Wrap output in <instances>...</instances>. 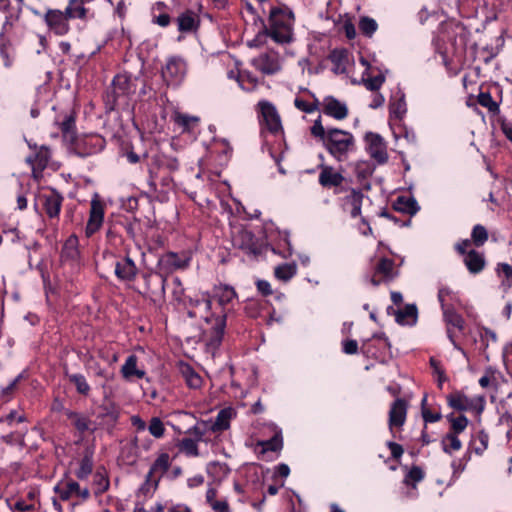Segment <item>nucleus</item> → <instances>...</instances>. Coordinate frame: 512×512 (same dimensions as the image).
I'll use <instances>...</instances> for the list:
<instances>
[{
  "instance_id": "1",
  "label": "nucleus",
  "mask_w": 512,
  "mask_h": 512,
  "mask_svg": "<svg viewBox=\"0 0 512 512\" xmlns=\"http://www.w3.org/2000/svg\"><path fill=\"white\" fill-rule=\"evenodd\" d=\"M310 133L337 161L347 160L348 155L355 150L353 134L338 128H325L321 116L310 127Z\"/></svg>"
},
{
  "instance_id": "2",
  "label": "nucleus",
  "mask_w": 512,
  "mask_h": 512,
  "mask_svg": "<svg viewBox=\"0 0 512 512\" xmlns=\"http://www.w3.org/2000/svg\"><path fill=\"white\" fill-rule=\"evenodd\" d=\"M294 14L286 6L273 7L269 14L268 26L252 41L248 42L249 47H258L262 39L269 36L279 44H287L293 40Z\"/></svg>"
},
{
  "instance_id": "3",
  "label": "nucleus",
  "mask_w": 512,
  "mask_h": 512,
  "mask_svg": "<svg viewBox=\"0 0 512 512\" xmlns=\"http://www.w3.org/2000/svg\"><path fill=\"white\" fill-rule=\"evenodd\" d=\"M211 299L207 295H203L200 299H190L188 316L190 318H203L206 323L212 324L211 330L207 335V345L211 348H217L223 338L226 326V313L223 311L220 315L214 317L209 316L211 309Z\"/></svg>"
},
{
  "instance_id": "4",
  "label": "nucleus",
  "mask_w": 512,
  "mask_h": 512,
  "mask_svg": "<svg viewBox=\"0 0 512 512\" xmlns=\"http://www.w3.org/2000/svg\"><path fill=\"white\" fill-rule=\"evenodd\" d=\"M162 78L167 85L178 86L182 83L187 72L185 60L179 56H171L162 67Z\"/></svg>"
},
{
  "instance_id": "5",
  "label": "nucleus",
  "mask_w": 512,
  "mask_h": 512,
  "mask_svg": "<svg viewBox=\"0 0 512 512\" xmlns=\"http://www.w3.org/2000/svg\"><path fill=\"white\" fill-rule=\"evenodd\" d=\"M261 114V123L272 134L282 132V123L276 107L269 101H260L258 103Z\"/></svg>"
},
{
  "instance_id": "6",
  "label": "nucleus",
  "mask_w": 512,
  "mask_h": 512,
  "mask_svg": "<svg viewBox=\"0 0 512 512\" xmlns=\"http://www.w3.org/2000/svg\"><path fill=\"white\" fill-rule=\"evenodd\" d=\"M69 17L64 11L58 9H50L45 14V22L51 32L56 35H66L70 29Z\"/></svg>"
},
{
  "instance_id": "7",
  "label": "nucleus",
  "mask_w": 512,
  "mask_h": 512,
  "mask_svg": "<svg viewBox=\"0 0 512 512\" xmlns=\"http://www.w3.org/2000/svg\"><path fill=\"white\" fill-rule=\"evenodd\" d=\"M252 65L263 74L272 75L281 70L278 53L269 51L252 59Z\"/></svg>"
},
{
  "instance_id": "8",
  "label": "nucleus",
  "mask_w": 512,
  "mask_h": 512,
  "mask_svg": "<svg viewBox=\"0 0 512 512\" xmlns=\"http://www.w3.org/2000/svg\"><path fill=\"white\" fill-rule=\"evenodd\" d=\"M12 22L10 17H6L2 25V31L0 33V56L3 59L6 67H11L15 59V50L10 40L5 34L11 29Z\"/></svg>"
},
{
  "instance_id": "9",
  "label": "nucleus",
  "mask_w": 512,
  "mask_h": 512,
  "mask_svg": "<svg viewBox=\"0 0 512 512\" xmlns=\"http://www.w3.org/2000/svg\"><path fill=\"white\" fill-rule=\"evenodd\" d=\"M322 112L336 120H343L348 116V107L346 103L339 101L333 96H327L323 99Z\"/></svg>"
},
{
  "instance_id": "10",
  "label": "nucleus",
  "mask_w": 512,
  "mask_h": 512,
  "mask_svg": "<svg viewBox=\"0 0 512 512\" xmlns=\"http://www.w3.org/2000/svg\"><path fill=\"white\" fill-rule=\"evenodd\" d=\"M395 276L394 261L388 258H381L375 267V272L370 282L372 285L378 286L382 280L391 281Z\"/></svg>"
},
{
  "instance_id": "11",
  "label": "nucleus",
  "mask_w": 512,
  "mask_h": 512,
  "mask_svg": "<svg viewBox=\"0 0 512 512\" xmlns=\"http://www.w3.org/2000/svg\"><path fill=\"white\" fill-rule=\"evenodd\" d=\"M367 149L372 158L377 160L379 163H384L388 159L386 152V146L383 139L374 133H368L366 135Z\"/></svg>"
},
{
  "instance_id": "12",
  "label": "nucleus",
  "mask_w": 512,
  "mask_h": 512,
  "mask_svg": "<svg viewBox=\"0 0 512 512\" xmlns=\"http://www.w3.org/2000/svg\"><path fill=\"white\" fill-rule=\"evenodd\" d=\"M170 466V458L167 453L160 454L152 464L149 472L146 475V482L149 484L157 485L162 475L166 473Z\"/></svg>"
},
{
  "instance_id": "13",
  "label": "nucleus",
  "mask_w": 512,
  "mask_h": 512,
  "mask_svg": "<svg viewBox=\"0 0 512 512\" xmlns=\"http://www.w3.org/2000/svg\"><path fill=\"white\" fill-rule=\"evenodd\" d=\"M103 217L104 208L102 203L97 199H93L91 201L90 216L85 230L87 236H91L100 228Z\"/></svg>"
},
{
  "instance_id": "14",
  "label": "nucleus",
  "mask_w": 512,
  "mask_h": 512,
  "mask_svg": "<svg viewBox=\"0 0 512 512\" xmlns=\"http://www.w3.org/2000/svg\"><path fill=\"white\" fill-rule=\"evenodd\" d=\"M121 374L127 381L143 379L146 375L145 370L138 366V358L136 355H129L125 363L121 367Z\"/></svg>"
},
{
  "instance_id": "15",
  "label": "nucleus",
  "mask_w": 512,
  "mask_h": 512,
  "mask_svg": "<svg viewBox=\"0 0 512 512\" xmlns=\"http://www.w3.org/2000/svg\"><path fill=\"white\" fill-rule=\"evenodd\" d=\"M407 415V403L403 399H396L390 408L389 411V427L393 429L394 427H401L404 425L406 421Z\"/></svg>"
},
{
  "instance_id": "16",
  "label": "nucleus",
  "mask_w": 512,
  "mask_h": 512,
  "mask_svg": "<svg viewBox=\"0 0 512 512\" xmlns=\"http://www.w3.org/2000/svg\"><path fill=\"white\" fill-rule=\"evenodd\" d=\"M159 263L167 272H172L177 269L186 268L189 263V258L185 255L169 252L160 258Z\"/></svg>"
},
{
  "instance_id": "17",
  "label": "nucleus",
  "mask_w": 512,
  "mask_h": 512,
  "mask_svg": "<svg viewBox=\"0 0 512 512\" xmlns=\"http://www.w3.org/2000/svg\"><path fill=\"white\" fill-rule=\"evenodd\" d=\"M464 264L471 274L480 273L486 265L484 254L474 249L469 250L463 258Z\"/></svg>"
},
{
  "instance_id": "18",
  "label": "nucleus",
  "mask_w": 512,
  "mask_h": 512,
  "mask_svg": "<svg viewBox=\"0 0 512 512\" xmlns=\"http://www.w3.org/2000/svg\"><path fill=\"white\" fill-rule=\"evenodd\" d=\"M115 274L121 280L130 281L135 278L137 267L134 261L126 256L116 263Z\"/></svg>"
},
{
  "instance_id": "19",
  "label": "nucleus",
  "mask_w": 512,
  "mask_h": 512,
  "mask_svg": "<svg viewBox=\"0 0 512 512\" xmlns=\"http://www.w3.org/2000/svg\"><path fill=\"white\" fill-rule=\"evenodd\" d=\"M363 194L360 191L351 190L344 198V207L350 212L351 217L356 218L361 214Z\"/></svg>"
},
{
  "instance_id": "20",
  "label": "nucleus",
  "mask_w": 512,
  "mask_h": 512,
  "mask_svg": "<svg viewBox=\"0 0 512 512\" xmlns=\"http://www.w3.org/2000/svg\"><path fill=\"white\" fill-rule=\"evenodd\" d=\"M132 92L131 79L126 74H118L112 82V93L114 100Z\"/></svg>"
},
{
  "instance_id": "21",
  "label": "nucleus",
  "mask_w": 512,
  "mask_h": 512,
  "mask_svg": "<svg viewBox=\"0 0 512 512\" xmlns=\"http://www.w3.org/2000/svg\"><path fill=\"white\" fill-rule=\"evenodd\" d=\"M44 198V209L46 214L50 218L57 217L61 210V205L63 201V197L55 191H52L50 194H46L43 196Z\"/></svg>"
},
{
  "instance_id": "22",
  "label": "nucleus",
  "mask_w": 512,
  "mask_h": 512,
  "mask_svg": "<svg viewBox=\"0 0 512 512\" xmlns=\"http://www.w3.org/2000/svg\"><path fill=\"white\" fill-rule=\"evenodd\" d=\"M447 401L450 407L458 411H469L475 407L474 400L460 392L450 394Z\"/></svg>"
},
{
  "instance_id": "23",
  "label": "nucleus",
  "mask_w": 512,
  "mask_h": 512,
  "mask_svg": "<svg viewBox=\"0 0 512 512\" xmlns=\"http://www.w3.org/2000/svg\"><path fill=\"white\" fill-rule=\"evenodd\" d=\"M233 415L234 411L232 408H225L220 410L214 421H208L211 431L215 433L228 429Z\"/></svg>"
},
{
  "instance_id": "24",
  "label": "nucleus",
  "mask_w": 512,
  "mask_h": 512,
  "mask_svg": "<svg viewBox=\"0 0 512 512\" xmlns=\"http://www.w3.org/2000/svg\"><path fill=\"white\" fill-rule=\"evenodd\" d=\"M49 159L50 152L45 147H41L34 156L27 158V162L32 166L34 176H36L37 173L42 172V170L47 166Z\"/></svg>"
},
{
  "instance_id": "25",
  "label": "nucleus",
  "mask_w": 512,
  "mask_h": 512,
  "mask_svg": "<svg viewBox=\"0 0 512 512\" xmlns=\"http://www.w3.org/2000/svg\"><path fill=\"white\" fill-rule=\"evenodd\" d=\"M343 180V176L332 167H324L319 174V183L324 187L339 186Z\"/></svg>"
},
{
  "instance_id": "26",
  "label": "nucleus",
  "mask_w": 512,
  "mask_h": 512,
  "mask_svg": "<svg viewBox=\"0 0 512 512\" xmlns=\"http://www.w3.org/2000/svg\"><path fill=\"white\" fill-rule=\"evenodd\" d=\"M237 294L233 287L228 285H220L214 288L213 297L217 300L219 305L225 309V306L230 304Z\"/></svg>"
},
{
  "instance_id": "27",
  "label": "nucleus",
  "mask_w": 512,
  "mask_h": 512,
  "mask_svg": "<svg viewBox=\"0 0 512 512\" xmlns=\"http://www.w3.org/2000/svg\"><path fill=\"white\" fill-rule=\"evenodd\" d=\"M64 12L69 19L81 20H86L89 14L88 9L84 6V0H69Z\"/></svg>"
},
{
  "instance_id": "28",
  "label": "nucleus",
  "mask_w": 512,
  "mask_h": 512,
  "mask_svg": "<svg viewBox=\"0 0 512 512\" xmlns=\"http://www.w3.org/2000/svg\"><path fill=\"white\" fill-rule=\"evenodd\" d=\"M137 438L125 443L120 452V459L127 465H133L138 459Z\"/></svg>"
},
{
  "instance_id": "29",
  "label": "nucleus",
  "mask_w": 512,
  "mask_h": 512,
  "mask_svg": "<svg viewBox=\"0 0 512 512\" xmlns=\"http://www.w3.org/2000/svg\"><path fill=\"white\" fill-rule=\"evenodd\" d=\"M396 321L401 325H414L417 321V307L413 304L396 312Z\"/></svg>"
},
{
  "instance_id": "30",
  "label": "nucleus",
  "mask_w": 512,
  "mask_h": 512,
  "mask_svg": "<svg viewBox=\"0 0 512 512\" xmlns=\"http://www.w3.org/2000/svg\"><path fill=\"white\" fill-rule=\"evenodd\" d=\"M177 22L179 31L189 32L196 28L198 23V16L195 12L187 10L179 15Z\"/></svg>"
},
{
  "instance_id": "31",
  "label": "nucleus",
  "mask_w": 512,
  "mask_h": 512,
  "mask_svg": "<svg viewBox=\"0 0 512 512\" xmlns=\"http://www.w3.org/2000/svg\"><path fill=\"white\" fill-rule=\"evenodd\" d=\"M442 311L444 321L448 327L457 328L459 331H462L464 329L465 321L463 317L454 310V308L449 306L443 308Z\"/></svg>"
},
{
  "instance_id": "32",
  "label": "nucleus",
  "mask_w": 512,
  "mask_h": 512,
  "mask_svg": "<svg viewBox=\"0 0 512 512\" xmlns=\"http://www.w3.org/2000/svg\"><path fill=\"white\" fill-rule=\"evenodd\" d=\"M180 372L190 388L197 389L201 387L202 378L190 365L182 364L180 366Z\"/></svg>"
},
{
  "instance_id": "33",
  "label": "nucleus",
  "mask_w": 512,
  "mask_h": 512,
  "mask_svg": "<svg viewBox=\"0 0 512 512\" xmlns=\"http://www.w3.org/2000/svg\"><path fill=\"white\" fill-rule=\"evenodd\" d=\"M65 415L79 432L83 433L90 429L91 421L86 416L71 410H67Z\"/></svg>"
},
{
  "instance_id": "34",
  "label": "nucleus",
  "mask_w": 512,
  "mask_h": 512,
  "mask_svg": "<svg viewBox=\"0 0 512 512\" xmlns=\"http://www.w3.org/2000/svg\"><path fill=\"white\" fill-rule=\"evenodd\" d=\"M78 490L79 484L75 481L61 482L54 487V491L64 501L68 500L72 495H76Z\"/></svg>"
},
{
  "instance_id": "35",
  "label": "nucleus",
  "mask_w": 512,
  "mask_h": 512,
  "mask_svg": "<svg viewBox=\"0 0 512 512\" xmlns=\"http://www.w3.org/2000/svg\"><path fill=\"white\" fill-rule=\"evenodd\" d=\"M390 115L396 119H401L407 111L405 96L400 94L395 96L389 106Z\"/></svg>"
},
{
  "instance_id": "36",
  "label": "nucleus",
  "mask_w": 512,
  "mask_h": 512,
  "mask_svg": "<svg viewBox=\"0 0 512 512\" xmlns=\"http://www.w3.org/2000/svg\"><path fill=\"white\" fill-rule=\"evenodd\" d=\"M147 284L149 286L151 285H157L159 287L158 291H155L151 289V295L153 297V300L156 301H163L165 296V286H166V279L162 275H156L153 277H150L147 279Z\"/></svg>"
},
{
  "instance_id": "37",
  "label": "nucleus",
  "mask_w": 512,
  "mask_h": 512,
  "mask_svg": "<svg viewBox=\"0 0 512 512\" xmlns=\"http://www.w3.org/2000/svg\"><path fill=\"white\" fill-rule=\"evenodd\" d=\"M442 449L445 453L452 454L459 451L462 443L455 433H447L442 439Z\"/></svg>"
},
{
  "instance_id": "38",
  "label": "nucleus",
  "mask_w": 512,
  "mask_h": 512,
  "mask_svg": "<svg viewBox=\"0 0 512 512\" xmlns=\"http://www.w3.org/2000/svg\"><path fill=\"white\" fill-rule=\"evenodd\" d=\"M174 121L183 129V131H192L198 125L199 118L183 113H176L174 116Z\"/></svg>"
},
{
  "instance_id": "39",
  "label": "nucleus",
  "mask_w": 512,
  "mask_h": 512,
  "mask_svg": "<svg viewBox=\"0 0 512 512\" xmlns=\"http://www.w3.org/2000/svg\"><path fill=\"white\" fill-rule=\"evenodd\" d=\"M210 424L208 421H200L197 422L190 430L189 432L194 435L197 442L203 441L208 442L209 438L207 437L208 433H213L211 431V428L209 427Z\"/></svg>"
},
{
  "instance_id": "40",
  "label": "nucleus",
  "mask_w": 512,
  "mask_h": 512,
  "mask_svg": "<svg viewBox=\"0 0 512 512\" xmlns=\"http://www.w3.org/2000/svg\"><path fill=\"white\" fill-rule=\"evenodd\" d=\"M237 82L246 91H251L258 85V79L247 71L237 73Z\"/></svg>"
},
{
  "instance_id": "41",
  "label": "nucleus",
  "mask_w": 512,
  "mask_h": 512,
  "mask_svg": "<svg viewBox=\"0 0 512 512\" xmlns=\"http://www.w3.org/2000/svg\"><path fill=\"white\" fill-rule=\"evenodd\" d=\"M93 470V459L91 453H86L80 461V466L76 471V476L79 479L87 478Z\"/></svg>"
},
{
  "instance_id": "42",
  "label": "nucleus",
  "mask_w": 512,
  "mask_h": 512,
  "mask_svg": "<svg viewBox=\"0 0 512 512\" xmlns=\"http://www.w3.org/2000/svg\"><path fill=\"white\" fill-rule=\"evenodd\" d=\"M447 419L451 424V430L449 433H455L456 435L462 433L467 428L469 423L468 418L464 415H459L457 417L448 415Z\"/></svg>"
},
{
  "instance_id": "43",
  "label": "nucleus",
  "mask_w": 512,
  "mask_h": 512,
  "mask_svg": "<svg viewBox=\"0 0 512 512\" xmlns=\"http://www.w3.org/2000/svg\"><path fill=\"white\" fill-rule=\"evenodd\" d=\"M487 240H488L487 229L481 224L475 225L471 232V241L477 247H480V246H483Z\"/></svg>"
},
{
  "instance_id": "44",
  "label": "nucleus",
  "mask_w": 512,
  "mask_h": 512,
  "mask_svg": "<svg viewBox=\"0 0 512 512\" xmlns=\"http://www.w3.org/2000/svg\"><path fill=\"white\" fill-rule=\"evenodd\" d=\"M275 277L282 281L290 280L296 274V266L292 264H282L275 268Z\"/></svg>"
},
{
  "instance_id": "45",
  "label": "nucleus",
  "mask_w": 512,
  "mask_h": 512,
  "mask_svg": "<svg viewBox=\"0 0 512 512\" xmlns=\"http://www.w3.org/2000/svg\"><path fill=\"white\" fill-rule=\"evenodd\" d=\"M396 205L398 210L411 215L415 214L419 210L417 202L413 198L399 197Z\"/></svg>"
},
{
  "instance_id": "46",
  "label": "nucleus",
  "mask_w": 512,
  "mask_h": 512,
  "mask_svg": "<svg viewBox=\"0 0 512 512\" xmlns=\"http://www.w3.org/2000/svg\"><path fill=\"white\" fill-rule=\"evenodd\" d=\"M478 103L488 109L491 113L499 112V105L496 101L493 100L491 94L489 92H480L477 97Z\"/></svg>"
},
{
  "instance_id": "47",
  "label": "nucleus",
  "mask_w": 512,
  "mask_h": 512,
  "mask_svg": "<svg viewBox=\"0 0 512 512\" xmlns=\"http://www.w3.org/2000/svg\"><path fill=\"white\" fill-rule=\"evenodd\" d=\"M180 450L187 456L197 457L199 455L197 441L191 438L181 440Z\"/></svg>"
},
{
  "instance_id": "48",
  "label": "nucleus",
  "mask_w": 512,
  "mask_h": 512,
  "mask_svg": "<svg viewBox=\"0 0 512 512\" xmlns=\"http://www.w3.org/2000/svg\"><path fill=\"white\" fill-rule=\"evenodd\" d=\"M489 436L484 431H480L472 442L473 450L476 454L481 455L488 447Z\"/></svg>"
},
{
  "instance_id": "49",
  "label": "nucleus",
  "mask_w": 512,
  "mask_h": 512,
  "mask_svg": "<svg viewBox=\"0 0 512 512\" xmlns=\"http://www.w3.org/2000/svg\"><path fill=\"white\" fill-rule=\"evenodd\" d=\"M294 105L300 111L305 113H312L319 109L320 102L317 98H315L313 102L309 103L299 97H296L294 100Z\"/></svg>"
},
{
  "instance_id": "50",
  "label": "nucleus",
  "mask_w": 512,
  "mask_h": 512,
  "mask_svg": "<svg viewBox=\"0 0 512 512\" xmlns=\"http://www.w3.org/2000/svg\"><path fill=\"white\" fill-rule=\"evenodd\" d=\"M70 381L76 386L80 394L87 395L90 391V386L85 377L81 374H74L70 376Z\"/></svg>"
},
{
  "instance_id": "51",
  "label": "nucleus",
  "mask_w": 512,
  "mask_h": 512,
  "mask_svg": "<svg viewBox=\"0 0 512 512\" xmlns=\"http://www.w3.org/2000/svg\"><path fill=\"white\" fill-rule=\"evenodd\" d=\"M377 27L376 21L369 17H363L359 22V29L366 36H371L377 30Z\"/></svg>"
},
{
  "instance_id": "52",
  "label": "nucleus",
  "mask_w": 512,
  "mask_h": 512,
  "mask_svg": "<svg viewBox=\"0 0 512 512\" xmlns=\"http://www.w3.org/2000/svg\"><path fill=\"white\" fill-rule=\"evenodd\" d=\"M148 430L155 438H161L165 432L163 422L158 417H153L151 419Z\"/></svg>"
},
{
  "instance_id": "53",
  "label": "nucleus",
  "mask_w": 512,
  "mask_h": 512,
  "mask_svg": "<svg viewBox=\"0 0 512 512\" xmlns=\"http://www.w3.org/2000/svg\"><path fill=\"white\" fill-rule=\"evenodd\" d=\"M173 290L172 296L178 304L184 303V287L178 277L172 280Z\"/></svg>"
},
{
  "instance_id": "54",
  "label": "nucleus",
  "mask_w": 512,
  "mask_h": 512,
  "mask_svg": "<svg viewBox=\"0 0 512 512\" xmlns=\"http://www.w3.org/2000/svg\"><path fill=\"white\" fill-rule=\"evenodd\" d=\"M23 379V374H19L9 385L1 389V396L6 400H10L15 390L17 389L18 383Z\"/></svg>"
},
{
  "instance_id": "55",
  "label": "nucleus",
  "mask_w": 512,
  "mask_h": 512,
  "mask_svg": "<svg viewBox=\"0 0 512 512\" xmlns=\"http://www.w3.org/2000/svg\"><path fill=\"white\" fill-rule=\"evenodd\" d=\"M385 81V77L383 75H378L370 78H363L364 86L370 91H377L383 85Z\"/></svg>"
},
{
  "instance_id": "56",
  "label": "nucleus",
  "mask_w": 512,
  "mask_h": 512,
  "mask_svg": "<svg viewBox=\"0 0 512 512\" xmlns=\"http://www.w3.org/2000/svg\"><path fill=\"white\" fill-rule=\"evenodd\" d=\"M453 298V292L448 287H441L438 291V300L441 304V308L449 307L448 299Z\"/></svg>"
},
{
  "instance_id": "57",
  "label": "nucleus",
  "mask_w": 512,
  "mask_h": 512,
  "mask_svg": "<svg viewBox=\"0 0 512 512\" xmlns=\"http://www.w3.org/2000/svg\"><path fill=\"white\" fill-rule=\"evenodd\" d=\"M422 417L425 422L434 423L441 419L442 415L439 412H432L427 408L422 409Z\"/></svg>"
},
{
  "instance_id": "58",
  "label": "nucleus",
  "mask_w": 512,
  "mask_h": 512,
  "mask_svg": "<svg viewBox=\"0 0 512 512\" xmlns=\"http://www.w3.org/2000/svg\"><path fill=\"white\" fill-rule=\"evenodd\" d=\"M257 290L263 295V296H269L273 293V290L271 288V285L266 280H258L256 282Z\"/></svg>"
},
{
  "instance_id": "59",
  "label": "nucleus",
  "mask_w": 512,
  "mask_h": 512,
  "mask_svg": "<svg viewBox=\"0 0 512 512\" xmlns=\"http://www.w3.org/2000/svg\"><path fill=\"white\" fill-rule=\"evenodd\" d=\"M95 481L97 482V494L103 493L108 489L109 481L103 475L97 474L95 476Z\"/></svg>"
},
{
  "instance_id": "60",
  "label": "nucleus",
  "mask_w": 512,
  "mask_h": 512,
  "mask_svg": "<svg viewBox=\"0 0 512 512\" xmlns=\"http://www.w3.org/2000/svg\"><path fill=\"white\" fill-rule=\"evenodd\" d=\"M423 471L419 467H412L407 475V481L419 482L423 479Z\"/></svg>"
},
{
  "instance_id": "61",
  "label": "nucleus",
  "mask_w": 512,
  "mask_h": 512,
  "mask_svg": "<svg viewBox=\"0 0 512 512\" xmlns=\"http://www.w3.org/2000/svg\"><path fill=\"white\" fill-rule=\"evenodd\" d=\"M207 471L210 474H213L214 472H221L224 475H226L229 472V469L227 468V466L225 464L213 462L208 465Z\"/></svg>"
},
{
  "instance_id": "62",
  "label": "nucleus",
  "mask_w": 512,
  "mask_h": 512,
  "mask_svg": "<svg viewBox=\"0 0 512 512\" xmlns=\"http://www.w3.org/2000/svg\"><path fill=\"white\" fill-rule=\"evenodd\" d=\"M343 351L346 354H356L358 351V343L355 340H346L343 342Z\"/></svg>"
},
{
  "instance_id": "63",
  "label": "nucleus",
  "mask_w": 512,
  "mask_h": 512,
  "mask_svg": "<svg viewBox=\"0 0 512 512\" xmlns=\"http://www.w3.org/2000/svg\"><path fill=\"white\" fill-rule=\"evenodd\" d=\"M210 506L214 512H231L226 500H216Z\"/></svg>"
},
{
  "instance_id": "64",
  "label": "nucleus",
  "mask_w": 512,
  "mask_h": 512,
  "mask_svg": "<svg viewBox=\"0 0 512 512\" xmlns=\"http://www.w3.org/2000/svg\"><path fill=\"white\" fill-rule=\"evenodd\" d=\"M497 271L499 274H503L507 281H512V268L509 264L501 263L498 265Z\"/></svg>"
}]
</instances>
